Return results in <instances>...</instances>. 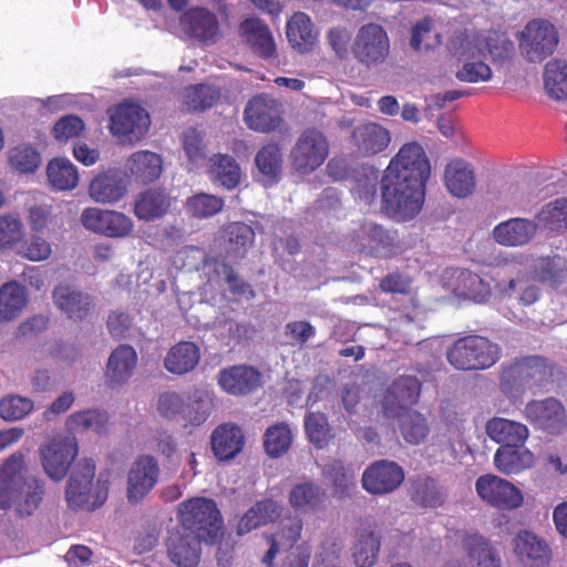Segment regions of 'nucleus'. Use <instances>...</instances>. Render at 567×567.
<instances>
[{
	"instance_id": "1",
	"label": "nucleus",
	"mask_w": 567,
	"mask_h": 567,
	"mask_svg": "<svg viewBox=\"0 0 567 567\" xmlns=\"http://www.w3.org/2000/svg\"><path fill=\"white\" fill-rule=\"evenodd\" d=\"M431 164L423 147L404 144L393 156L381 179L382 209L400 220L413 219L422 209Z\"/></svg>"
},
{
	"instance_id": "2",
	"label": "nucleus",
	"mask_w": 567,
	"mask_h": 567,
	"mask_svg": "<svg viewBox=\"0 0 567 567\" xmlns=\"http://www.w3.org/2000/svg\"><path fill=\"white\" fill-rule=\"evenodd\" d=\"M24 455L13 453L0 466V509H14L20 517L31 516L45 495L42 480L27 476Z\"/></svg>"
},
{
	"instance_id": "3",
	"label": "nucleus",
	"mask_w": 567,
	"mask_h": 567,
	"mask_svg": "<svg viewBox=\"0 0 567 567\" xmlns=\"http://www.w3.org/2000/svg\"><path fill=\"white\" fill-rule=\"evenodd\" d=\"M555 364L542 355L516 357L502 365L499 385L506 394L539 390L554 382Z\"/></svg>"
},
{
	"instance_id": "4",
	"label": "nucleus",
	"mask_w": 567,
	"mask_h": 567,
	"mask_svg": "<svg viewBox=\"0 0 567 567\" xmlns=\"http://www.w3.org/2000/svg\"><path fill=\"white\" fill-rule=\"evenodd\" d=\"M178 528L193 533L205 544L215 545L223 536L224 520L212 498L193 497L183 501L177 509Z\"/></svg>"
},
{
	"instance_id": "5",
	"label": "nucleus",
	"mask_w": 567,
	"mask_h": 567,
	"mask_svg": "<svg viewBox=\"0 0 567 567\" xmlns=\"http://www.w3.org/2000/svg\"><path fill=\"white\" fill-rule=\"evenodd\" d=\"M95 463L84 458L75 464L65 488L68 506L74 511H94L101 507L109 496V481L100 476L93 487Z\"/></svg>"
},
{
	"instance_id": "6",
	"label": "nucleus",
	"mask_w": 567,
	"mask_h": 567,
	"mask_svg": "<svg viewBox=\"0 0 567 567\" xmlns=\"http://www.w3.org/2000/svg\"><path fill=\"white\" fill-rule=\"evenodd\" d=\"M501 347L480 334L458 338L446 351L449 363L460 371L488 369L501 359Z\"/></svg>"
},
{
	"instance_id": "7",
	"label": "nucleus",
	"mask_w": 567,
	"mask_h": 567,
	"mask_svg": "<svg viewBox=\"0 0 567 567\" xmlns=\"http://www.w3.org/2000/svg\"><path fill=\"white\" fill-rule=\"evenodd\" d=\"M391 41L385 28L377 22L362 24L352 41L351 54L367 69L378 68L390 58Z\"/></svg>"
},
{
	"instance_id": "8",
	"label": "nucleus",
	"mask_w": 567,
	"mask_h": 567,
	"mask_svg": "<svg viewBox=\"0 0 567 567\" xmlns=\"http://www.w3.org/2000/svg\"><path fill=\"white\" fill-rule=\"evenodd\" d=\"M328 155L329 142L324 134L309 127L300 134L291 150V166L300 174H310L324 163Z\"/></svg>"
},
{
	"instance_id": "9",
	"label": "nucleus",
	"mask_w": 567,
	"mask_h": 567,
	"mask_svg": "<svg viewBox=\"0 0 567 567\" xmlns=\"http://www.w3.org/2000/svg\"><path fill=\"white\" fill-rule=\"evenodd\" d=\"M558 44V32L554 24L545 20L529 21L519 37V50L529 62L544 61L551 55Z\"/></svg>"
},
{
	"instance_id": "10",
	"label": "nucleus",
	"mask_w": 567,
	"mask_h": 567,
	"mask_svg": "<svg viewBox=\"0 0 567 567\" xmlns=\"http://www.w3.org/2000/svg\"><path fill=\"white\" fill-rule=\"evenodd\" d=\"M79 452L75 437L55 435L39 449L40 461L45 474L55 482L62 481Z\"/></svg>"
},
{
	"instance_id": "11",
	"label": "nucleus",
	"mask_w": 567,
	"mask_h": 567,
	"mask_svg": "<svg viewBox=\"0 0 567 567\" xmlns=\"http://www.w3.org/2000/svg\"><path fill=\"white\" fill-rule=\"evenodd\" d=\"M480 498L501 511H513L522 506L524 496L513 483L493 474L480 476L475 482Z\"/></svg>"
},
{
	"instance_id": "12",
	"label": "nucleus",
	"mask_w": 567,
	"mask_h": 567,
	"mask_svg": "<svg viewBox=\"0 0 567 567\" xmlns=\"http://www.w3.org/2000/svg\"><path fill=\"white\" fill-rule=\"evenodd\" d=\"M148 113L134 103L120 104L110 117V131L123 143L140 141L150 127Z\"/></svg>"
},
{
	"instance_id": "13",
	"label": "nucleus",
	"mask_w": 567,
	"mask_h": 567,
	"mask_svg": "<svg viewBox=\"0 0 567 567\" xmlns=\"http://www.w3.org/2000/svg\"><path fill=\"white\" fill-rule=\"evenodd\" d=\"M159 465L152 455H140L127 473L126 497L128 503L138 504L158 482Z\"/></svg>"
},
{
	"instance_id": "14",
	"label": "nucleus",
	"mask_w": 567,
	"mask_h": 567,
	"mask_svg": "<svg viewBox=\"0 0 567 567\" xmlns=\"http://www.w3.org/2000/svg\"><path fill=\"white\" fill-rule=\"evenodd\" d=\"M351 245L359 252L392 257L399 250L395 237L382 226L363 223L351 235Z\"/></svg>"
},
{
	"instance_id": "15",
	"label": "nucleus",
	"mask_w": 567,
	"mask_h": 567,
	"mask_svg": "<svg viewBox=\"0 0 567 567\" xmlns=\"http://www.w3.org/2000/svg\"><path fill=\"white\" fill-rule=\"evenodd\" d=\"M179 24L192 40L204 45L215 44L221 37L217 16L206 8L188 9L181 16Z\"/></svg>"
},
{
	"instance_id": "16",
	"label": "nucleus",
	"mask_w": 567,
	"mask_h": 567,
	"mask_svg": "<svg viewBox=\"0 0 567 567\" xmlns=\"http://www.w3.org/2000/svg\"><path fill=\"white\" fill-rule=\"evenodd\" d=\"M404 481V471L395 462L380 460L369 465L362 474V487L372 495L394 492Z\"/></svg>"
},
{
	"instance_id": "17",
	"label": "nucleus",
	"mask_w": 567,
	"mask_h": 567,
	"mask_svg": "<svg viewBox=\"0 0 567 567\" xmlns=\"http://www.w3.org/2000/svg\"><path fill=\"white\" fill-rule=\"evenodd\" d=\"M202 543L204 540L198 536L176 527L165 539L167 558L176 567H197L202 558Z\"/></svg>"
},
{
	"instance_id": "18",
	"label": "nucleus",
	"mask_w": 567,
	"mask_h": 567,
	"mask_svg": "<svg viewBox=\"0 0 567 567\" xmlns=\"http://www.w3.org/2000/svg\"><path fill=\"white\" fill-rule=\"evenodd\" d=\"M244 120L255 132H274L282 123L280 104L268 95H257L247 103Z\"/></svg>"
},
{
	"instance_id": "19",
	"label": "nucleus",
	"mask_w": 567,
	"mask_h": 567,
	"mask_svg": "<svg viewBox=\"0 0 567 567\" xmlns=\"http://www.w3.org/2000/svg\"><path fill=\"white\" fill-rule=\"evenodd\" d=\"M525 416L534 426L550 434H560L567 426L565 409L554 398L528 402Z\"/></svg>"
},
{
	"instance_id": "20",
	"label": "nucleus",
	"mask_w": 567,
	"mask_h": 567,
	"mask_svg": "<svg viewBox=\"0 0 567 567\" xmlns=\"http://www.w3.org/2000/svg\"><path fill=\"white\" fill-rule=\"evenodd\" d=\"M390 142V132L374 122H365L354 126L350 135L352 147L361 156L379 154L388 148Z\"/></svg>"
},
{
	"instance_id": "21",
	"label": "nucleus",
	"mask_w": 567,
	"mask_h": 567,
	"mask_svg": "<svg viewBox=\"0 0 567 567\" xmlns=\"http://www.w3.org/2000/svg\"><path fill=\"white\" fill-rule=\"evenodd\" d=\"M514 553L528 567H542L551 560L548 543L529 530H520L514 538Z\"/></svg>"
},
{
	"instance_id": "22",
	"label": "nucleus",
	"mask_w": 567,
	"mask_h": 567,
	"mask_svg": "<svg viewBox=\"0 0 567 567\" xmlns=\"http://www.w3.org/2000/svg\"><path fill=\"white\" fill-rule=\"evenodd\" d=\"M218 384L229 394L246 395L261 385V373L250 365H233L219 371Z\"/></svg>"
},
{
	"instance_id": "23",
	"label": "nucleus",
	"mask_w": 567,
	"mask_h": 567,
	"mask_svg": "<svg viewBox=\"0 0 567 567\" xmlns=\"http://www.w3.org/2000/svg\"><path fill=\"white\" fill-rule=\"evenodd\" d=\"M538 224L528 218L513 217L497 224L492 236L495 243L505 247H522L533 240Z\"/></svg>"
},
{
	"instance_id": "24",
	"label": "nucleus",
	"mask_w": 567,
	"mask_h": 567,
	"mask_svg": "<svg viewBox=\"0 0 567 567\" xmlns=\"http://www.w3.org/2000/svg\"><path fill=\"white\" fill-rule=\"evenodd\" d=\"M463 551L476 567H501V558L489 539L476 530L460 533Z\"/></svg>"
},
{
	"instance_id": "25",
	"label": "nucleus",
	"mask_w": 567,
	"mask_h": 567,
	"mask_svg": "<svg viewBox=\"0 0 567 567\" xmlns=\"http://www.w3.org/2000/svg\"><path fill=\"white\" fill-rule=\"evenodd\" d=\"M137 354L130 344L115 348L107 361L105 382L107 386L115 388L128 381L136 368Z\"/></svg>"
},
{
	"instance_id": "26",
	"label": "nucleus",
	"mask_w": 567,
	"mask_h": 567,
	"mask_svg": "<svg viewBox=\"0 0 567 567\" xmlns=\"http://www.w3.org/2000/svg\"><path fill=\"white\" fill-rule=\"evenodd\" d=\"M127 184L122 174L114 169L97 174L90 183L89 194L96 203L112 204L122 199Z\"/></svg>"
},
{
	"instance_id": "27",
	"label": "nucleus",
	"mask_w": 567,
	"mask_h": 567,
	"mask_svg": "<svg viewBox=\"0 0 567 567\" xmlns=\"http://www.w3.org/2000/svg\"><path fill=\"white\" fill-rule=\"evenodd\" d=\"M54 305L70 319H85L92 307L91 296L69 285H59L52 292Z\"/></svg>"
},
{
	"instance_id": "28",
	"label": "nucleus",
	"mask_w": 567,
	"mask_h": 567,
	"mask_svg": "<svg viewBox=\"0 0 567 567\" xmlns=\"http://www.w3.org/2000/svg\"><path fill=\"white\" fill-rule=\"evenodd\" d=\"M240 37L247 42L251 50L264 59L276 55V45L272 34L260 19L248 18L239 24Z\"/></svg>"
},
{
	"instance_id": "29",
	"label": "nucleus",
	"mask_w": 567,
	"mask_h": 567,
	"mask_svg": "<svg viewBox=\"0 0 567 567\" xmlns=\"http://www.w3.org/2000/svg\"><path fill=\"white\" fill-rule=\"evenodd\" d=\"M210 443L213 453L218 460L229 461L241 452L245 445V435L239 426L224 423L214 430Z\"/></svg>"
},
{
	"instance_id": "30",
	"label": "nucleus",
	"mask_w": 567,
	"mask_h": 567,
	"mask_svg": "<svg viewBox=\"0 0 567 567\" xmlns=\"http://www.w3.org/2000/svg\"><path fill=\"white\" fill-rule=\"evenodd\" d=\"M488 437L501 446H524L529 436L528 427L505 417H492L485 425Z\"/></svg>"
},
{
	"instance_id": "31",
	"label": "nucleus",
	"mask_w": 567,
	"mask_h": 567,
	"mask_svg": "<svg viewBox=\"0 0 567 567\" xmlns=\"http://www.w3.org/2000/svg\"><path fill=\"white\" fill-rule=\"evenodd\" d=\"M326 491L317 483L307 481L293 485L288 495L290 506L298 513H316L324 508Z\"/></svg>"
},
{
	"instance_id": "32",
	"label": "nucleus",
	"mask_w": 567,
	"mask_h": 567,
	"mask_svg": "<svg viewBox=\"0 0 567 567\" xmlns=\"http://www.w3.org/2000/svg\"><path fill=\"white\" fill-rule=\"evenodd\" d=\"M421 393V382L416 377L401 375L389 388L384 401L385 408L394 411L414 405Z\"/></svg>"
},
{
	"instance_id": "33",
	"label": "nucleus",
	"mask_w": 567,
	"mask_h": 567,
	"mask_svg": "<svg viewBox=\"0 0 567 567\" xmlns=\"http://www.w3.org/2000/svg\"><path fill=\"white\" fill-rule=\"evenodd\" d=\"M281 505L267 498L255 503L239 519L237 524V534L245 535L251 530L275 522L280 517Z\"/></svg>"
},
{
	"instance_id": "34",
	"label": "nucleus",
	"mask_w": 567,
	"mask_h": 567,
	"mask_svg": "<svg viewBox=\"0 0 567 567\" xmlns=\"http://www.w3.org/2000/svg\"><path fill=\"white\" fill-rule=\"evenodd\" d=\"M171 207V198L158 188H148L140 193L134 203V215L137 219L151 221L162 218Z\"/></svg>"
},
{
	"instance_id": "35",
	"label": "nucleus",
	"mask_w": 567,
	"mask_h": 567,
	"mask_svg": "<svg viewBox=\"0 0 567 567\" xmlns=\"http://www.w3.org/2000/svg\"><path fill=\"white\" fill-rule=\"evenodd\" d=\"M444 181L449 192L458 198L470 196L476 185L473 168L463 159H455L446 165Z\"/></svg>"
},
{
	"instance_id": "36",
	"label": "nucleus",
	"mask_w": 567,
	"mask_h": 567,
	"mask_svg": "<svg viewBox=\"0 0 567 567\" xmlns=\"http://www.w3.org/2000/svg\"><path fill=\"white\" fill-rule=\"evenodd\" d=\"M208 175L214 184L233 190L240 183L241 171L233 156L215 154L208 161Z\"/></svg>"
},
{
	"instance_id": "37",
	"label": "nucleus",
	"mask_w": 567,
	"mask_h": 567,
	"mask_svg": "<svg viewBox=\"0 0 567 567\" xmlns=\"http://www.w3.org/2000/svg\"><path fill=\"white\" fill-rule=\"evenodd\" d=\"M534 454L524 446H501L494 455L495 467L506 474H518L534 465Z\"/></svg>"
},
{
	"instance_id": "38",
	"label": "nucleus",
	"mask_w": 567,
	"mask_h": 567,
	"mask_svg": "<svg viewBox=\"0 0 567 567\" xmlns=\"http://www.w3.org/2000/svg\"><path fill=\"white\" fill-rule=\"evenodd\" d=\"M200 358L199 348L190 341H182L169 349L164 367L174 374H185L196 368Z\"/></svg>"
},
{
	"instance_id": "39",
	"label": "nucleus",
	"mask_w": 567,
	"mask_h": 567,
	"mask_svg": "<svg viewBox=\"0 0 567 567\" xmlns=\"http://www.w3.org/2000/svg\"><path fill=\"white\" fill-rule=\"evenodd\" d=\"M287 39L300 52L311 50L317 40L313 23L305 12H296L287 22Z\"/></svg>"
},
{
	"instance_id": "40",
	"label": "nucleus",
	"mask_w": 567,
	"mask_h": 567,
	"mask_svg": "<svg viewBox=\"0 0 567 567\" xmlns=\"http://www.w3.org/2000/svg\"><path fill=\"white\" fill-rule=\"evenodd\" d=\"M412 499L423 508L441 507L446 501V489L429 475L412 481Z\"/></svg>"
},
{
	"instance_id": "41",
	"label": "nucleus",
	"mask_w": 567,
	"mask_h": 567,
	"mask_svg": "<svg viewBox=\"0 0 567 567\" xmlns=\"http://www.w3.org/2000/svg\"><path fill=\"white\" fill-rule=\"evenodd\" d=\"M225 250L233 258H244L254 245V229L241 221H235L224 227Z\"/></svg>"
},
{
	"instance_id": "42",
	"label": "nucleus",
	"mask_w": 567,
	"mask_h": 567,
	"mask_svg": "<svg viewBox=\"0 0 567 567\" xmlns=\"http://www.w3.org/2000/svg\"><path fill=\"white\" fill-rule=\"evenodd\" d=\"M380 546V536L369 526L361 527L357 532V543L352 549L354 564L358 567H372L377 563Z\"/></svg>"
},
{
	"instance_id": "43",
	"label": "nucleus",
	"mask_w": 567,
	"mask_h": 567,
	"mask_svg": "<svg viewBox=\"0 0 567 567\" xmlns=\"http://www.w3.org/2000/svg\"><path fill=\"white\" fill-rule=\"evenodd\" d=\"M127 167L141 183H152L162 174V158L150 151L136 152L130 157Z\"/></svg>"
},
{
	"instance_id": "44",
	"label": "nucleus",
	"mask_w": 567,
	"mask_h": 567,
	"mask_svg": "<svg viewBox=\"0 0 567 567\" xmlns=\"http://www.w3.org/2000/svg\"><path fill=\"white\" fill-rule=\"evenodd\" d=\"M28 302L25 288L17 281L4 284L0 288V319L9 321L17 318Z\"/></svg>"
},
{
	"instance_id": "45",
	"label": "nucleus",
	"mask_w": 567,
	"mask_h": 567,
	"mask_svg": "<svg viewBox=\"0 0 567 567\" xmlns=\"http://www.w3.org/2000/svg\"><path fill=\"white\" fill-rule=\"evenodd\" d=\"M455 291L460 297L485 302L492 295L491 286L480 275L463 269L456 277Z\"/></svg>"
},
{
	"instance_id": "46",
	"label": "nucleus",
	"mask_w": 567,
	"mask_h": 567,
	"mask_svg": "<svg viewBox=\"0 0 567 567\" xmlns=\"http://www.w3.org/2000/svg\"><path fill=\"white\" fill-rule=\"evenodd\" d=\"M530 272L535 280L548 284L551 287H558L564 282L567 267L558 256L539 257L534 260Z\"/></svg>"
},
{
	"instance_id": "47",
	"label": "nucleus",
	"mask_w": 567,
	"mask_h": 567,
	"mask_svg": "<svg viewBox=\"0 0 567 567\" xmlns=\"http://www.w3.org/2000/svg\"><path fill=\"white\" fill-rule=\"evenodd\" d=\"M50 185L58 190H71L78 186L79 173L76 167L66 158H53L47 167Z\"/></svg>"
},
{
	"instance_id": "48",
	"label": "nucleus",
	"mask_w": 567,
	"mask_h": 567,
	"mask_svg": "<svg viewBox=\"0 0 567 567\" xmlns=\"http://www.w3.org/2000/svg\"><path fill=\"white\" fill-rule=\"evenodd\" d=\"M219 97V91L212 85H190L184 90L183 107L187 112H203L210 109Z\"/></svg>"
},
{
	"instance_id": "49",
	"label": "nucleus",
	"mask_w": 567,
	"mask_h": 567,
	"mask_svg": "<svg viewBox=\"0 0 567 567\" xmlns=\"http://www.w3.org/2000/svg\"><path fill=\"white\" fill-rule=\"evenodd\" d=\"M544 86L547 94L557 101L567 99V63L549 61L544 70Z\"/></svg>"
},
{
	"instance_id": "50",
	"label": "nucleus",
	"mask_w": 567,
	"mask_h": 567,
	"mask_svg": "<svg viewBox=\"0 0 567 567\" xmlns=\"http://www.w3.org/2000/svg\"><path fill=\"white\" fill-rule=\"evenodd\" d=\"M258 171L270 181H277L282 171L281 148L277 143L264 145L255 156Z\"/></svg>"
},
{
	"instance_id": "51",
	"label": "nucleus",
	"mask_w": 567,
	"mask_h": 567,
	"mask_svg": "<svg viewBox=\"0 0 567 567\" xmlns=\"http://www.w3.org/2000/svg\"><path fill=\"white\" fill-rule=\"evenodd\" d=\"M292 443V434L287 423L269 426L264 434L265 452L274 458L288 452Z\"/></svg>"
},
{
	"instance_id": "52",
	"label": "nucleus",
	"mask_w": 567,
	"mask_h": 567,
	"mask_svg": "<svg viewBox=\"0 0 567 567\" xmlns=\"http://www.w3.org/2000/svg\"><path fill=\"white\" fill-rule=\"evenodd\" d=\"M482 44L494 63L503 64L509 61L515 52L514 42L511 41L506 32L488 31Z\"/></svg>"
},
{
	"instance_id": "53",
	"label": "nucleus",
	"mask_w": 567,
	"mask_h": 567,
	"mask_svg": "<svg viewBox=\"0 0 567 567\" xmlns=\"http://www.w3.org/2000/svg\"><path fill=\"white\" fill-rule=\"evenodd\" d=\"M224 205L225 202L219 196L197 193L187 198L185 208L192 217L204 219L221 212Z\"/></svg>"
},
{
	"instance_id": "54",
	"label": "nucleus",
	"mask_w": 567,
	"mask_h": 567,
	"mask_svg": "<svg viewBox=\"0 0 567 567\" xmlns=\"http://www.w3.org/2000/svg\"><path fill=\"white\" fill-rule=\"evenodd\" d=\"M109 415L97 410H86L73 413L69 416L66 425L69 430L75 432L94 431L102 433L106 430Z\"/></svg>"
},
{
	"instance_id": "55",
	"label": "nucleus",
	"mask_w": 567,
	"mask_h": 567,
	"mask_svg": "<svg viewBox=\"0 0 567 567\" xmlns=\"http://www.w3.org/2000/svg\"><path fill=\"white\" fill-rule=\"evenodd\" d=\"M400 431L404 440L414 445L423 442L429 434L425 417L416 411H406L401 415Z\"/></svg>"
},
{
	"instance_id": "56",
	"label": "nucleus",
	"mask_w": 567,
	"mask_h": 567,
	"mask_svg": "<svg viewBox=\"0 0 567 567\" xmlns=\"http://www.w3.org/2000/svg\"><path fill=\"white\" fill-rule=\"evenodd\" d=\"M303 522L298 516H289L282 519L278 530L266 536L267 540H275L282 550L291 549L300 539Z\"/></svg>"
},
{
	"instance_id": "57",
	"label": "nucleus",
	"mask_w": 567,
	"mask_h": 567,
	"mask_svg": "<svg viewBox=\"0 0 567 567\" xmlns=\"http://www.w3.org/2000/svg\"><path fill=\"white\" fill-rule=\"evenodd\" d=\"M538 223L550 230L567 229V198H557L537 214Z\"/></svg>"
},
{
	"instance_id": "58",
	"label": "nucleus",
	"mask_w": 567,
	"mask_h": 567,
	"mask_svg": "<svg viewBox=\"0 0 567 567\" xmlns=\"http://www.w3.org/2000/svg\"><path fill=\"white\" fill-rule=\"evenodd\" d=\"M446 48L450 54L456 58L457 61H465L475 56L477 44L468 30L463 28L453 31Z\"/></svg>"
},
{
	"instance_id": "59",
	"label": "nucleus",
	"mask_w": 567,
	"mask_h": 567,
	"mask_svg": "<svg viewBox=\"0 0 567 567\" xmlns=\"http://www.w3.org/2000/svg\"><path fill=\"white\" fill-rule=\"evenodd\" d=\"M305 429L309 441L318 449H322L328 445L330 440V429L328 420L323 413H309L305 419Z\"/></svg>"
},
{
	"instance_id": "60",
	"label": "nucleus",
	"mask_w": 567,
	"mask_h": 567,
	"mask_svg": "<svg viewBox=\"0 0 567 567\" xmlns=\"http://www.w3.org/2000/svg\"><path fill=\"white\" fill-rule=\"evenodd\" d=\"M215 270L224 277L233 296L247 300L255 298L256 293L251 286L239 278L231 265L225 261L217 262Z\"/></svg>"
},
{
	"instance_id": "61",
	"label": "nucleus",
	"mask_w": 567,
	"mask_h": 567,
	"mask_svg": "<svg viewBox=\"0 0 567 567\" xmlns=\"http://www.w3.org/2000/svg\"><path fill=\"white\" fill-rule=\"evenodd\" d=\"M327 475L331 481L333 493L339 496L349 494L351 487L355 486V474L347 470L341 461H333L327 467Z\"/></svg>"
},
{
	"instance_id": "62",
	"label": "nucleus",
	"mask_w": 567,
	"mask_h": 567,
	"mask_svg": "<svg viewBox=\"0 0 567 567\" xmlns=\"http://www.w3.org/2000/svg\"><path fill=\"white\" fill-rule=\"evenodd\" d=\"M84 130L85 124L80 116L64 115L54 123L52 136L59 143H66L70 140L81 136Z\"/></svg>"
},
{
	"instance_id": "63",
	"label": "nucleus",
	"mask_w": 567,
	"mask_h": 567,
	"mask_svg": "<svg viewBox=\"0 0 567 567\" xmlns=\"http://www.w3.org/2000/svg\"><path fill=\"white\" fill-rule=\"evenodd\" d=\"M10 164L20 173H33L40 164V154L29 145H19L10 152Z\"/></svg>"
},
{
	"instance_id": "64",
	"label": "nucleus",
	"mask_w": 567,
	"mask_h": 567,
	"mask_svg": "<svg viewBox=\"0 0 567 567\" xmlns=\"http://www.w3.org/2000/svg\"><path fill=\"white\" fill-rule=\"evenodd\" d=\"M33 410V402L20 395H10L0 401V416L6 421L23 419Z\"/></svg>"
}]
</instances>
